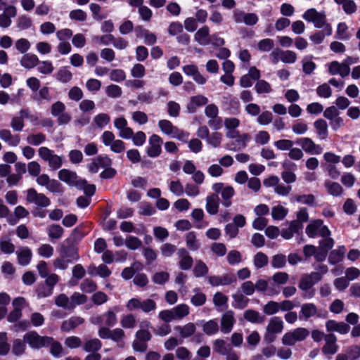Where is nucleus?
<instances>
[{
	"instance_id": "f257e3e1",
	"label": "nucleus",
	"mask_w": 360,
	"mask_h": 360,
	"mask_svg": "<svg viewBox=\"0 0 360 360\" xmlns=\"http://www.w3.org/2000/svg\"><path fill=\"white\" fill-rule=\"evenodd\" d=\"M119 311V307L115 306L101 315H97L90 318V322L94 325L113 327L117 322L116 313Z\"/></svg>"
},
{
	"instance_id": "f03ea898",
	"label": "nucleus",
	"mask_w": 360,
	"mask_h": 360,
	"mask_svg": "<svg viewBox=\"0 0 360 360\" xmlns=\"http://www.w3.org/2000/svg\"><path fill=\"white\" fill-rule=\"evenodd\" d=\"M283 330V321L282 319L278 316L271 318L264 335V341L267 343L273 342L276 338V335L281 333Z\"/></svg>"
},
{
	"instance_id": "7ed1b4c3",
	"label": "nucleus",
	"mask_w": 360,
	"mask_h": 360,
	"mask_svg": "<svg viewBox=\"0 0 360 360\" xmlns=\"http://www.w3.org/2000/svg\"><path fill=\"white\" fill-rule=\"evenodd\" d=\"M23 339L33 349H39L47 347L49 343L52 340V338L41 336L36 331L26 333L23 336Z\"/></svg>"
},
{
	"instance_id": "20e7f679",
	"label": "nucleus",
	"mask_w": 360,
	"mask_h": 360,
	"mask_svg": "<svg viewBox=\"0 0 360 360\" xmlns=\"http://www.w3.org/2000/svg\"><path fill=\"white\" fill-rule=\"evenodd\" d=\"M306 233L309 238L327 237L331 232L327 226L323 224L321 219H315L310 221L306 227Z\"/></svg>"
},
{
	"instance_id": "39448f33",
	"label": "nucleus",
	"mask_w": 360,
	"mask_h": 360,
	"mask_svg": "<svg viewBox=\"0 0 360 360\" xmlns=\"http://www.w3.org/2000/svg\"><path fill=\"white\" fill-rule=\"evenodd\" d=\"M39 157L47 162L52 170H57L63 165V157L53 153V151L47 147H40L38 150Z\"/></svg>"
},
{
	"instance_id": "423d86ee",
	"label": "nucleus",
	"mask_w": 360,
	"mask_h": 360,
	"mask_svg": "<svg viewBox=\"0 0 360 360\" xmlns=\"http://www.w3.org/2000/svg\"><path fill=\"white\" fill-rule=\"evenodd\" d=\"M101 139L104 146L110 147V150L115 153H121L125 150V143L120 139H115V136L112 131H105Z\"/></svg>"
},
{
	"instance_id": "0eeeda50",
	"label": "nucleus",
	"mask_w": 360,
	"mask_h": 360,
	"mask_svg": "<svg viewBox=\"0 0 360 360\" xmlns=\"http://www.w3.org/2000/svg\"><path fill=\"white\" fill-rule=\"evenodd\" d=\"M309 335V332L304 328H297L292 331L285 333L282 338L284 345L293 346L297 342L304 340Z\"/></svg>"
},
{
	"instance_id": "6e6552de",
	"label": "nucleus",
	"mask_w": 360,
	"mask_h": 360,
	"mask_svg": "<svg viewBox=\"0 0 360 360\" xmlns=\"http://www.w3.org/2000/svg\"><path fill=\"white\" fill-rule=\"evenodd\" d=\"M353 63L354 61L350 57H348L342 63L333 61L327 65L328 72L331 75H339L342 77H345L349 74V65Z\"/></svg>"
},
{
	"instance_id": "1a4fd4ad",
	"label": "nucleus",
	"mask_w": 360,
	"mask_h": 360,
	"mask_svg": "<svg viewBox=\"0 0 360 360\" xmlns=\"http://www.w3.org/2000/svg\"><path fill=\"white\" fill-rule=\"evenodd\" d=\"M328 313L326 310L319 309L313 303H305L301 306L300 319L307 320L309 318L326 319Z\"/></svg>"
},
{
	"instance_id": "9d476101",
	"label": "nucleus",
	"mask_w": 360,
	"mask_h": 360,
	"mask_svg": "<svg viewBox=\"0 0 360 360\" xmlns=\"http://www.w3.org/2000/svg\"><path fill=\"white\" fill-rule=\"evenodd\" d=\"M65 110L66 106L61 101H56L51 105V114L57 118L59 125L68 124L71 121V115Z\"/></svg>"
},
{
	"instance_id": "9b49d317",
	"label": "nucleus",
	"mask_w": 360,
	"mask_h": 360,
	"mask_svg": "<svg viewBox=\"0 0 360 360\" xmlns=\"http://www.w3.org/2000/svg\"><path fill=\"white\" fill-rule=\"evenodd\" d=\"M303 19L306 21L312 22L317 28H322L328 25L326 23V17L325 12H319L315 8L307 9L302 15Z\"/></svg>"
},
{
	"instance_id": "f8f14e48",
	"label": "nucleus",
	"mask_w": 360,
	"mask_h": 360,
	"mask_svg": "<svg viewBox=\"0 0 360 360\" xmlns=\"http://www.w3.org/2000/svg\"><path fill=\"white\" fill-rule=\"evenodd\" d=\"M26 200L38 207H46L50 205L51 201L44 193H38L35 188H30L26 191Z\"/></svg>"
},
{
	"instance_id": "ddd939ff",
	"label": "nucleus",
	"mask_w": 360,
	"mask_h": 360,
	"mask_svg": "<svg viewBox=\"0 0 360 360\" xmlns=\"http://www.w3.org/2000/svg\"><path fill=\"white\" fill-rule=\"evenodd\" d=\"M36 181L38 185L46 187L50 192L60 193L62 191L60 183L56 179H51L46 174H39L37 177Z\"/></svg>"
},
{
	"instance_id": "4468645a",
	"label": "nucleus",
	"mask_w": 360,
	"mask_h": 360,
	"mask_svg": "<svg viewBox=\"0 0 360 360\" xmlns=\"http://www.w3.org/2000/svg\"><path fill=\"white\" fill-rule=\"evenodd\" d=\"M58 178L60 181L65 182L70 186H80L84 184L80 181L82 178L77 176L75 172L68 169H63L58 172Z\"/></svg>"
},
{
	"instance_id": "2eb2a0df",
	"label": "nucleus",
	"mask_w": 360,
	"mask_h": 360,
	"mask_svg": "<svg viewBox=\"0 0 360 360\" xmlns=\"http://www.w3.org/2000/svg\"><path fill=\"white\" fill-rule=\"evenodd\" d=\"M233 19L236 23L243 22L248 26L256 25L259 20L257 14L253 13H245L240 10H235L233 11Z\"/></svg>"
},
{
	"instance_id": "dca6fc26",
	"label": "nucleus",
	"mask_w": 360,
	"mask_h": 360,
	"mask_svg": "<svg viewBox=\"0 0 360 360\" xmlns=\"http://www.w3.org/2000/svg\"><path fill=\"white\" fill-rule=\"evenodd\" d=\"M255 290L257 292H263L268 296L277 295L280 292V288L274 283H269L264 279H259L257 281Z\"/></svg>"
},
{
	"instance_id": "f3484780",
	"label": "nucleus",
	"mask_w": 360,
	"mask_h": 360,
	"mask_svg": "<svg viewBox=\"0 0 360 360\" xmlns=\"http://www.w3.org/2000/svg\"><path fill=\"white\" fill-rule=\"evenodd\" d=\"M237 281L236 276L231 273L224 274L221 276H211L208 277V283L213 287L220 285H229Z\"/></svg>"
},
{
	"instance_id": "a211bd4d",
	"label": "nucleus",
	"mask_w": 360,
	"mask_h": 360,
	"mask_svg": "<svg viewBox=\"0 0 360 360\" xmlns=\"http://www.w3.org/2000/svg\"><path fill=\"white\" fill-rule=\"evenodd\" d=\"M297 143L302 147V149L307 153L311 155H319L323 151V148L316 145L310 138H300Z\"/></svg>"
},
{
	"instance_id": "6ab92c4d",
	"label": "nucleus",
	"mask_w": 360,
	"mask_h": 360,
	"mask_svg": "<svg viewBox=\"0 0 360 360\" xmlns=\"http://www.w3.org/2000/svg\"><path fill=\"white\" fill-rule=\"evenodd\" d=\"M148 144L147 148L148 155L151 158L159 156L162 150V139L159 136L153 134L149 138Z\"/></svg>"
},
{
	"instance_id": "aec40b11",
	"label": "nucleus",
	"mask_w": 360,
	"mask_h": 360,
	"mask_svg": "<svg viewBox=\"0 0 360 360\" xmlns=\"http://www.w3.org/2000/svg\"><path fill=\"white\" fill-rule=\"evenodd\" d=\"M183 170L186 174H192V179L197 184H201L204 181V174L197 170L194 164L190 161L186 160L183 166Z\"/></svg>"
},
{
	"instance_id": "412c9836",
	"label": "nucleus",
	"mask_w": 360,
	"mask_h": 360,
	"mask_svg": "<svg viewBox=\"0 0 360 360\" xmlns=\"http://www.w3.org/2000/svg\"><path fill=\"white\" fill-rule=\"evenodd\" d=\"M236 322L234 312L231 310L226 311L221 319V332L224 334L229 333Z\"/></svg>"
},
{
	"instance_id": "4be33fe9",
	"label": "nucleus",
	"mask_w": 360,
	"mask_h": 360,
	"mask_svg": "<svg viewBox=\"0 0 360 360\" xmlns=\"http://www.w3.org/2000/svg\"><path fill=\"white\" fill-rule=\"evenodd\" d=\"M326 328L328 332H337L341 335L349 333L350 327L345 322H338L335 320H328L326 322Z\"/></svg>"
},
{
	"instance_id": "5701e85b",
	"label": "nucleus",
	"mask_w": 360,
	"mask_h": 360,
	"mask_svg": "<svg viewBox=\"0 0 360 360\" xmlns=\"http://www.w3.org/2000/svg\"><path fill=\"white\" fill-rule=\"evenodd\" d=\"M325 344L322 348V352L324 354L333 355L335 354L338 350V346L337 345V338L333 333L327 334L325 336Z\"/></svg>"
},
{
	"instance_id": "b1692460",
	"label": "nucleus",
	"mask_w": 360,
	"mask_h": 360,
	"mask_svg": "<svg viewBox=\"0 0 360 360\" xmlns=\"http://www.w3.org/2000/svg\"><path fill=\"white\" fill-rule=\"evenodd\" d=\"M319 281H320L319 275L311 272L302 277L299 283V288L302 290L307 291L311 289Z\"/></svg>"
},
{
	"instance_id": "393cba45",
	"label": "nucleus",
	"mask_w": 360,
	"mask_h": 360,
	"mask_svg": "<svg viewBox=\"0 0 360 360\" xmlns=\"http://www.w3.org/2000/svg\"><path fill=\"white\" fill-rule=\"evenodd\" d=\"M346 251L347 249L345 245H339L333 250L328 256L329 264L335 265L341 262L345 258Z\"/></svg>"
},
{
	"instance_id": "a878e982",
	"label": "nucleus",
	"mask_w": 360,
	"mask_h": 360,
	"mask_svg": "<svg viewBox=\"0 0 360 360\" xmlns=\"http://www.w3.org/2000/svg\"><path fill=\"white\" fill-rule=\"evenodd\" d=\"M0 139L12 147L17 146L20 141V136L18 134H12L8 129L0 130Z\"/></svg>"
},
{
	"instance_id": "bb28decb",
	"label": "nucleus",
	"mask_w": 360,
	"mask_h": 360,
	"mask_svg": "<svg viewBox=\"0 0 360 360\" xmlns=\"http://www.w3.org/2000/svg\"><path fill=\"white\" fill-rule=\"evenodd\" d=\"M18 264L21 266H27L30 263L32 252L28 247L20 248L16 251Z\"/></svg>"
},
{
	"instance_id": "cd10ccee",
	"label": "nucleus",
	"mask_w": 360,
	"mask_h": 360,
	"mask_svg": "<svg viewBox=\"0 0 360 360\" xmlns=\"http://www.w3.org/2000/svg\"><path fill=\"white\" fill-rule=\"evenodd\" d=\"M195 40L200 45L207 46L210 44V29L207 26H203L195 34Z\"/></svg>"
},
{
	"instance_id": "c85d7f7f",
	"label": "nucleus",
	"mask_w": 360,
	"mask_h": 360,
	"mask_svg": "<svg viewBox=\"0 0 360 360\" xmlns=\"http://www.w3.org/2000/svg\"><path fill=\"white\" fill-rule=\"evenodd\" d=\"M184 73L187 75L192 76L193 79L199 84H204L206 79L198 72V68L195 65H188L183 68Z\"/></svg>"
},
{
	"instance_id": "c756f323",
	"label": "nucleus",
	"mask_w": 360,
	"mask_h": 360,
	"mask_svg": "<svg viewBox=\"0 0 360 360\" xmlns=\"http://www.w3.org/2000/svg\"><path fill=\"white\" fill-rule=\"evenodd\" d=\"M208 102V98L203 95L192 96L187 104L188 111L191 113L195 112L198 107L205 105Z\"/></svg>"
},
{
	"instance_id": "7c9ffc66",
	"label": "nucleus",
	"mask_w": 360,
	"mask_h": 360,
	"mask_svg": "<svg viewBox=\"0 0 360 360\" xmlns=\"http://www.w3.org/2000/svg\"><path fill=\"white\" fill-rule=\"evenodd\" d=\"M159 317L165 322H171L180 318V305L170 310H162L159 313Z\"/></svg>"
},
{
	"instance_id": "2f4dec72",
	"label": "nucleus",
	"mask_w": 360,
	"mask_h": 360,
	"mask_svg": "<svg viewBox=\"0 0 360 360\" xmlns=\"http://www.w3.org/2000/svg\"><path fill=\"white\" fill-rule=\"evenodd\" d=\"M158 126L162 133L171 137L178 136V129L173 126L171 122L167 120H161L158 122Z\"/></svg>"
},
{
	"instance_id": "473e14b6",
	"label": "nucleus",
	"mask_w": 360,
	"mask_h": 360,
	"mask_svg": "<svg viewBox=\"0 0 360 360\" xmlns=\"http://www.w3.org/2000/svg\"><path fill=\"white\" fill-rule=\"evenodd\" d=\"M243 317L246 321L252 323L261 324L265 321L264 316L262 315L259 311L253 309H248L245 311Z\"/></svg>"
},
{
	"instance_id": "72a5a7b5",
	"label": "nucleus",
	"mask_w": 360,
	"mask_h": 360,
	"mask_svg": "<svg viewBox=\"0 0 360 360\" xmlns=\"http://www.w3.org/2000/svg\"><path fill=\"white\" fill-rule=\"evenodd\" d=\"M321 31L314 32L309 37L310 40L316 44H321L326 36H330L332 33V28L330 25L322 27Z\"/></svg>"
},
{
	"instance_id": "f704fd0d",
	"label": "nucleus",
	"mask_w": 360,
	"mask_h": 360,
	"mask_svg": "<svg viewBox=\"0 0 360 360\" xmlns=\"http://www.w3.org/2000/svg\"><path fill=\"white\" fill-rule=\"evenodd\" d=\"M84 322V319L80 316H72L63 322L61 330L63 331H70L82 324Z\"/></svg>"
},
{
	"instance_id": "c9c22d12",
	"label": "nucleus",
	"mask_w": 360,
	"mask_h": 360,
	"mask_svg": "<svg viewBox=\"0 0 360 360\" xmlns=\"http://www.w3.org/2000/svg\"><path fill=\"white\" fill-rule=\"evenodd\" d=\"M136 31L137 32L138 37L144 38V43L146 45L151 46L156 43V35L150 32L149 30L143 29L141 27H136Z\"/></svg>"
},
{
	"instance_id": "e433bc0d",
	"label": "nucleus",
	"mask_w": 360,
	"mask_h": 360,
	"mask_svg": "<svg viewBox=\"0 0 360 360\" xmlns=\"http://www.w3.org/2000/svg\"><path fill=\"white\" fill-rule=\"evenodd\" d=\"M314 126L319 138L321 140L326 139L328 134L327 122L323 119H319L314 122Z\"/></svg>"
},
{
	"instance_id": "4c0bfd02",
	"label": "nucleus",
	"mask_w": 360,
	"mask_h": 360,
	"mask_svg": "<svg viewBox=\"0 0 360 360\" xmlns=\"http://www.w3.org/2000/svg\"><path fill=\"white\" fill-rule=\"evenodd\" d=\"M206 210L212 214H216L219 209V197L217 195H211L207 197L206 199Z\"/></svg>"
},
{
	"instance_id": "58836bf2",
	"label": "nucleus",
	"mask_w": 360,
	"mask_h": 360,
	"mask_svg": "<svg viewBox=\"0 0 360 360\" xmlns=\"http://www.w3.org/2000/svg\"><path fill=\"white\" fill-rule=\"evenodd\" d=\"M102 347V342L98 338L88 339L83 344V349L86 352L96 353Z\"/></svg>"
},
{
	"instance_id": "ea45409f",
	"label": "nucleus",
	"mask_w": 360,
	"mask_h": 360,
	"mask_svg": "<svg viewBox=\"0 0 360 360\" xmlns=\"http://www.w3.org/2000/svg\"><path fill=\"white\" fill-rule=\"evenodd\" d=\"M229 298L221 292H216L213 296V303L218 311H223L228 307Z\"/></svg>"
},
{
	"instance_id": "a19ab883",
	"label": "nucleus",
	"mask_w": 360,
	"mask_h": 360,
	"mask_svg": "<svg viewBox=\"0 0 360 360\" xmlns=\"http://www.w3.org/2000/svg\"><path fill=\"white\" fill-rule=\"evenodd\" d=\"M55 304L58 307H63L68 310H73L75 309V304L71 302L70 298L65 294H60L57 296L55 299Z\"/></svg>"
},
{
	"instance_id": "79ce46f5",
	"label": "nucleus",
	"mask_w": 360,
	"mask_h": 360,
	"mask_svg": "<svg viewBox=\"0 0 360 360\" xmlns=\"http://www.w3.org/2000/svg\"><path fill=\"white\" fill-rule=\"evenodd\" d=\"M232 297V306L235 309H243L247 307L249 302V300L241 292H236L233 294Z\"/></svg>"
},
{
	"instance_id": "37998d69",
	"label": "nucleus",
	"mask_w": 360,
	"mask_h": 360,
	"mask_svg": "<svg viewBox=\"0 0 360 360\" xmlns=\"http://www.w3.org/2000/svg\"><path fill=\"white\" fill-rule=\"evenodd\" d=\"M72 278L70 281V285H75L77 284L78 280L82 279L86 274V271L83 266L80 264H76L72 268Z\"/></svg>"
},
{
	"instance_id": "c03bdc74",
	"label": "nucleus",
	"mask_w": 360,
	"mask_h": 360,
	"mask_svg": "<svg viewBox=\"0 0 360 360\" xmlns=\"http://www.w3.org/2000/svg\"><path fill=\"white\" fill-rule=\"evenodd\" d=\"M38 63V57L34 54L30 53L25 54L20 60V65L27 69L33 68Z\"/></svg>"
},
{
	"instance_id": "a18cd8bd",
	"label": "nucleus",
	"mask_w": 360,
	"mask_h": 360,
	"mask_svg": "<svg viewBox=\"0 0 360 360\" xmlns=\"http://www.w3.org/2000/svg\"><path fill=\"white\" fill-rule=\"evenodd\" d=\"M231 346L221 339H217L213 343V350L221 355H225L231 351Z\"/></svg>"
},
{
	"instance_id": "49530a36",
	"label": "nucleus",
	"mask_w": 360,
	"mask_h": 360,
	"mask_svg": "<svg viewBox=\"0 0 360 360\" xmlns=\"http://www.w3.org/2000/svg\"><path fill=\"white\" fill-rule=\"evenodd\" d=\"M288 210L281 205H277L271 208V217L274 220H283L288 214Z\"/></svg>"
},
{
	"instance_id": "de8ad7c7",
	"label": "nucleus",
	"mask_w": 360,
	"mask_h": 360,
	"mask_svg": "<svg viewBox=\"0 0 360 360\" xmlns=\"http://www.w3.org/2000/svg\"><path fill=\"white\" fill-rule=\"evenodd\" d=\"M338 4L342 6V9L345 13L352 15L356 11L357 6L353 0H334Z\"/></svg>"
},
{
	"instance_id": "09e8293b",
	"label": "nucleus",
	"mask_w": 360,
	"mask_h": 360,
	"mask_svg": "<svg viewBox=\"0 0 360 360\" xmlns=\"http://www.w3.org/2000/svg\"><path fill=\"white\" fill-rule=\"evenodd\" d=\"M53 289L45 283H39L36 288V293L39 298H44L53 294Z\"/></svg>"
},
{
	"instance_id": "8fccbe9b",
	"label": "nucleus",
	"mask_w": 360,
	"mask_h": 360,
	"mask_svg": "<svg viewBox=\"0 0 360 360\" xmlns=\"http://www.w3.org/2000/svg\"><path fill=\"white\" fill-rule=\"evenodd\" d=\"M223 135L220 132L214 131L209 134L206 139L208 145L213 148H219L221 146Z\"/></svg>"
},
{
	"instance_id": "3c124183",
	"label": "nucleus",
	"mask_w": 360,
	"mask_h": 360,
	"mask_svg": "<svg viewBox=\"0 0 360 360\" xmlns=\"http://www.w3.org/2000/svg\"><path fill=\"white\" fill-rule=\"evenodd\" d=\"M202 330L207 335H212L219 331V325L217 321L212 319L202 324Z\"/></svg>"
},
{
	"instance_id": "603ef678",
	"label": "nucleus",
	"mask_w": 360,
	"mask_h": 360,
	"mask_svg": "<svg viewBox=\"0 0 360 360\" xmlns=\"http://www.w3.org/2000/svg\"><path fill=\"white\" fill-rule=\"evenodd\" d=\"M186 243L187 247L191 250H198L200 246V242L196 239V235L194 232L191 231L186 234L185 236Z\"/></svg>"
},
{
	"instance_id": "864d4df0",
	"label": "nucleus",
	"mask_w": 360,
	"mask_h": 360,
	"mask_svg": "<svg viewBox=\"0 0 360 360\" xmlns=\"http://www.w3.org/2000/svg\"><path fill=\"white\" fill-rule=\"evenodd\" d=\"M47 232L51 240H58L62 237L64 230L60 225L52 224L48 228Z\"/></svg>"
},
{
	"instance_id": "5fc2aeb1",
	"label": "nucleus",
	"mask_w": 360,
	"mask_h": 360,
	"mask_svg": "<svg viewBox=\"0 0 360 360\" xmlns=\"http://www.w3.org/2000/svg\"><path fill=\"white\" fill-rule=\"evenodd\" d=\"M46 135L43 133L32 134L27 136V142L32 146H39L46 141Z\"/></svg>"
},
{
	"instance_id": "6e6d98bb",
	"label": "nucleus",
	"mask_w": 360,
	"mask_h": 360,
	"mask_svg": "<svg viewBox=\"0 0 360 360\" xmlns=\"http://www.w3.org/2000/svg\"><path fill=\"white\" fill-rule=\"evenodd\" d=\"M325 186L328 193L333 196L340 195L342 193V188L338 183L328 181Z\"/></svg>"
},
{
	"instance_id": "4d7b16f0",
	"label": "nucleus",
	"mask_w": 360,
	"mask_h": 360,
	"mask_svg": "<svg viewBox=\"0 0 360 360\" xmlns=\"http://www.w3.org/2000/svg\"><path fill=\"white\" fill-rule=\"evenodd\" d=\"M72 78V74L67 67L60 68L56 74V79L63 83H68Z\"/></svg>"
},
{
	"instance_id": "13d9d810",
	"label": "nucleus",
	"mask_w": 360,
	"mask_h": 360,
	"mask_svg": "<svg viewBox=\"0 0 360 360\" xmlns=\"http://www.w3.org/2000/svg\"><path fill=\"white\" fill-rule=\"evenodd\" d=\"M26 349V342L24 339H15L13 342L12 352L16 355H22Z\"/></svg>"
},
{
	"instance_id": "bf43d9fd",
	"label": "nucleus",
	"mask_w": 360,
	"mask_h": 360,
	"mask_svg": "<svg viewBox=\"0 0 360 360\" xmlns=\"http://www.w3.org/2000/svg\"><path fill=\"white\" fill-rule=\"evenodd\" d=\"M281 309L278 302L269 301L263 307V311L266 315H273L278 313Z\"/></svg>"
},
{
	"instance_id": "052dcab7",
	"label": "nucleus",
	"mask_w": 360,
	"mask_h": 360,
	"mask_svg": "<svg viewBox=\"0 0 360 360\" xmlns=\"http://www.w3.org/2000/svg\"><path fill=\"white\" fill-rule=\"evenodd\" d=\"M308 130V124L302 120H297L292 125V131L297 135L305 134Z\"/></svg>"
},
{
	"instance_id": "680f3d73",
	"label": "nucleus",
	"mask_w": 360,
	"mask_h": 360,
	"mask_svg": "<svg viewBox=\"0 0 360 360\" xmlns=\"http://www.w3.org/2000/svg\"><path fill=\"white\" fill-rule=\"evenodd\" d=\"M235 193L234 189L232 186H226L221 191V198L224 200L223 205L225 207H229L231 204L230 199Z\"/></svg>"
},
{
	"instance_id": "e2e57ef3",
	"label": "nucleus",
	"mask_w": 360,
	"mask_h": 360,
	"mask_svg": "<svg viewBox=\"0 0 360 360\" xmlns=\"http://www.w3.org/2000/svg\"><path fill=\"white\" fill-rule=\"evenodd\" d=\"M250 136L248 134H239L234 141L235 148L240 150L247 146L248 142L250 140Z\"/></svg>"
},
{
	"instance_id": "0e129e2a",
	"label": "nucleus",
	"mask_w": 360,
	"mask_h": 360,
	"mask_svg": "<svg viewBox=\"0 0 360 360\" xmlns=\"http://www.w3.org/2000/svg\"><path fill=\"white\" fill-rule=\"evenodd\" d=\"M256 92L259 94H269L271 92L272 89L271 84L265 80H259L255 84Z\"/></svg>"
},
{
	"instance_id": "69168bd1",
	"label": "nucleus",
	"mask_w": 360,
	"mask_h": 360,
	"mask_svg": "<svg viewBox=\"0 0 360 360\" xmlns=\"http://www.w3.org/2000/svg\"><path fill=\"white\" fill-rule=\"evenodd\" d=\"M120 324L124 328H134L136 326V321L134 315L127 314L122 317Z\"/></svg>"
},
{
	"instance_id": "338daca9",
	"label": "nucleus",
	"mask_w": 360,
	"mask_h": 360,
	"mask_svg": "<svg viewBox=\"0 0 360 360\" xmlns=\"http://www.w3.org/2000/svg\"><path fill=\"white\" fill-rule=\"evenodd\" d=\"M37 70L44 75H49L52 73L54 70L52 63L49 60H44L38 63Z\"/></svg>"
},
{
	"instance_id": "774afa93",
	"label": "nucleus",
	"mask_w": 360,
	"mask_h": 360,
	"mask_svg": "<svg viewBox=\"0 0 360 360\" xmlns=\"http://www.w3.org/2000/svg\"><path fill=\"white\" fill-rule=\"evenodd\" d=\"M80 289L86 293H91L97 289V285L94 281L86 278L80 284Z\"/></svg>"
}]
</instances>
